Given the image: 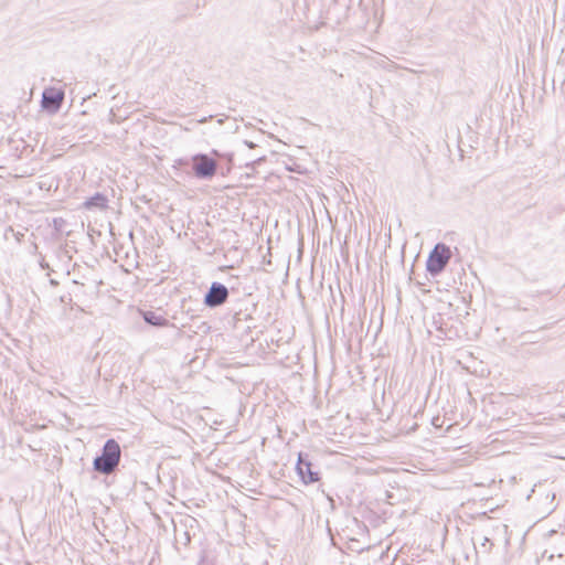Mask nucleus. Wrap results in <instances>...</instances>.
Masks as SVG:
<instances>
[{
  "mask_svg": "<svg viewBox=\"0 0 565 565\" xmlns=\"http://www.w3.org/2000/svg\"><path fill=\"white\" fill-rule=\"evenodd\" d=\"M473 545H475L476 553L478 556L481 554L488 555L491 552L493 542L489 536H487L484 534L476 533L473 536Z\"/></svg>",
  "mask_w": 565,
  "mask_h": 565,
  "instance_id": "7",
  "label": "nucleus"
},
{
  "mask_svg": "<svg viewBox=\"0 0 565 565\" xmlns=\"http://www.w3.org/2000/svg\"><path fill=\"white\" fill-rule=\"evenodd\" d=\"M451 258V250L449 246L444 243L435 245L433 250L429 253L426 269L431 276L439 275L448 265Z\"/></svg>",
  "mask_w": 565,
  "mask_h": 565,
  "instance_id": "2",
  "label": "nucleus"
},
{
  "mask_svg": "<svg viewBox=\"0 0 565 565\" xmlns=\"http://www.w3.org/2000/svg\"><path fill=\"white\" fill-rule=\"evenodd\" d=\"M296 470H297V473L299 475L300 479L306 484L313 483L319 480V472L312 470L311 462L306 457H303L302 454H299V456H298Z\"/></svg>",
  "mask_w": 565,
  "mask_h": 565,
  "instance_id": "6",
  "label": "nucleus"
},
{
  "mask_svg": "<svg viewBox=\"0 0 565 565\" xmlns=\"http://www.w3.org/2000/svg\"><path fill=\"white\" fill-rule=\"evenodd\" d=\"M121 458V449L115 439H107L103 446L102 454L93 461L94 470L103 473L110 475L118 467Z\"/></svg>",
  "mask_w": 565,
  "mask_h": 565,
  "instance_id": "1",
  "label": "nucleus"
},
{
  "mask_svg": "<svg viewBox=\"0 0 565 565\" xmlns=\"http://www.w3.org/2000/svg\"><path fill=\"white\" fill-rule=\"evenodd\" d=\"M228 289L225 285L214 281L204 296V305L209 308H216L226 302Z\"/></svg>",
  "mask_w": 565,
  "mask_h": 565,
  "instance_id": "4",
  "label": "nucleus"
},
{
  "mask_svg": "<svg viewBox=\"0 0 565 565\" xmlns=\"http://www.w3.org/2000/svg\"><path fill=\"white\" fill-rule=\"evenodd\" d=\"M108 204V199L103 193H95L84 202L86 210H105Z\"/></svg>",
  "mask_w": 565,
  "mask_h": 565,
  "instance_id": "8",
  "label": "nucleus"
},
{
  "mask_svg": "<svg viewBox=\"0 0 565 565\" xmlns=\"http://www.w3.org/2000/svg\"><path fill=\"white\" fill-rule=\"evenodd\" d=\"M245 143H246L249 148H253V147L255 146L252 141H245Z\"/></svg>",
  "mask_w": 565,
  "mask_h": 565,
  "instance_id": "10",
  "label": "nucleus"
},
{
  "mask_svg": "<svg viewBox=\"0 0 565 565\" xmlns=\"http://www.w3.org/2000/svg\"><path fill=\"white\" fill-rule=\"evenodd\" d=\"M192 170L200 180H211L217 171V161L205 153L192 157Z\"/></svg>",
  "mask_w": 565,
  "mask_h": 565,
  "instance_id": "3",
  "label": "nucleus"
},
{
  "mask_svg": "<svg viewBox=\"0 0 565 565\" xmlns=\"http://www.w3.org/2000/svg\"><path fill=\"white\" fill-rule=\"evenodd\" d=\"M143 320L154 327H164L169 324V321L161 315H157L154 311H145Z\"/></svg>",
  "mask_w": 565,
  "mask_h": 565,
  "instance_id": "9",
  "label": "nucleus"
},
{
  "mask_svg": "<svg viewBox=\"0 0 565 565\" xmlns=\"http://www.w3.org/2000/svg\"><path fill=\"white\" fill-rule=\"evenodd\" d=\"M64 99V92L55 88H46L42 94V108L55 113L61 108Z\"/></svg>",
  "mask_w": 565,
  "mask_h": 565,
  "instance_id": "5",
  "label": "nucleus"
}]
</instances>
